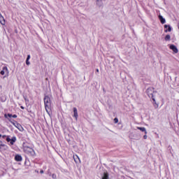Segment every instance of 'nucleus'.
<instances>
[{
    "mask_svg": "<svg viewBox=\"0 0 179 179\" xmlns=\"http://www.w3.org/2000/svg\"><path fill=\"white\" fill-rule=\"evenodd\" d=\"M0 23L3 26H5V18H3V16H2V14L0 13Z\"/></svg>",
    "mask_w": 179,
    "mask_h": 179,
    "instance_id": "6e6552de",
    "label": "nucleus"
},
{
    "mask_svg": "<svg viewBox=\"0 0 179 179\" xmlns=\"http://www.w3.org/2000/svg\"><path fill=\"white\" fill-rule=\"evenodd\" d=\"M0 73L1 75H5V73H6V75H9V70L8 69V67H3L2 71L0 72Z\"/></svg>",
    "mask_w": 179,
    "mask_h": 179,
    "instance_id": "39448f33",
    "label": "nucleus"
},
{
    "mask_svg": "<svg viewBox=\"0 0 179 179\" xmlns=\"http://www.w3.org/2000/svg\"><path fill=\"white\" fill-rule=\"evenodd\" d=\"M171 38V36H170V35H166L165 36V41H170Z\"/></svg>",
    "mask_w": 179,
    "mask_h": 179,
    "instance_id": "dca6fc26",
    "label": "nucleus"
},
{
    "mask_svg": "<svg viewBox=\"0 0 179 179\" xmlns=\"http://www.w3.org/2000/svg\"><path fill=\"white\" fill-rule=\"evenodd\" d=\"M15 162H22V160H23L22 155H16L15 157Z\"/></svg>",
    "mask_w": 179,
    "mask_h": 179,
    "instance_id": "0eeeda50",
    "label": "nucleus"
},
{
    "mask_svg": "<svg viewBox=\"0 0 179 179\" xmlns=\"http://www.w3.org/2000/svg\"><path fill=\"white\" fill-rule=\"evenodd\" d=\"M15 128H17L20 132H23L24 131V129L23 128V127H22V125L20 124H16V127Z\"/></svg>",
    "mask_w": 179,
    "mask_h": 179,
    "instance_id": "9d476101",
    "label": "nucleus"
},
{
    "mask_svg": "<svg viewBox=\"0 0 179 179\" xmlns=\"http://www.w3.org/2000/svg\"><path fill=\"white\" fill-rule=\"evenodd\" d=\"M102 179H108V173H104L103 176L102 177Z\"/></svg>",
    "mask_w": 179,
    "mask_h": 179,
    "instance_id": "f3484780",
    "label": "nucleus"
},
{
    "mask_svg": "<svg viewBox=\"0 0 179 179\" xmlns=\"http://www.w3.org/2000/svg\"><path fill=\"white\" fill-rule=\"evenodd\" d=\"M96 5H97L98 6H103V1H101V0H97V1H96Z\"/></svg>",
    "mask_w": 179,
    "mask_h": 179,
    "instance_id": "2eb2a0df",
    "label": "nucleus"
},
{
    "mask_svg": "<svg viewBox=\"0 0 179 179\" xmlns=\"http://www.w3.org/2000/svg\"><path fill=\"white\" fill-rule=\"evenodd\" d=\"M30 58H31L30 55H27V59L29 60Z\"/></svg>",
    "mask_w": 179,
    "mask_h": 179,
    "instance_id": "393cba45",
    "label": "nucleus"
},
{
    "mask_svg": "<svg viewBox=\"0 0 179 179\" xmlns=\"http://www.w3.org/2000/svg\"><path fill=\"white\" fill-rule=\"evenodd\" d=\"M1 138H3V139H5V138H8V136H6V135H3L1 136Z\"/></svg>",
    "mask_w": 179,
    "mask_h": 179,
    "instance_id": "bb28decb",
    "label": "nucleus"
},
{
    "mask_svg": "<svg viewBox=\"0 0 179 179\" xmlns=\"http://www.w3.org/2000/svg\"><path fill=\"white\" fill-rule=\"evenodd\" d=\"M96 72H99V69H96Z\"/></svg>",
    "mask_w": 179,
    "mask_h": 179,
    "instance_id": "7c9ffc66",
    "label": "nucleus"
},
{
    "mask_svg": "<svg viewBox=\"0 0 179 179\" xmlns=\"http://www.w3.org/2000/svg\"><path fill=\"white\" fill-rule=\"evenodd\" d=\"M73 117H76V120H78V109L76 108H73Z\"/></svg>",
    "mask_w": 179,
    "mask_h": 179,
    "instance_id": "ddd939ff",
    "label": "nucleus"
},
{
    "mask_svg": "<svg viewBox=\"0 0 179 179\" xmlns=\"http://www.w3.org/2000/svg\"><path fill=\"white\" fill-rule=\"evenodd\" d=\"M5 117L6 118V115H4Z\"/></svg>",
    "mask_w": 179,
    "mask_h": 179,
    "instance_id": "2f4dec72",
    "label": "nucleus"
},
{
    "mask_svg": "<svg viewBox=\"0 0 179 179\" xmlns=\"http://www.w3.org/2000/svg\"><path fill=\"white\" fill-rule=\"evenodd\" d=\"M7 142H10V145H15V142H16V136H13L12 138H9V136H7L6 138Z\"/></svg>",
    "mask_w": 179,
    "mask_h": 179,
    "instance_id": "20e7f679",
    "label": "nucleus"
},
{
    "mask_svg": "<svg viewBox=\"0 0 179 179\" xmlns=\"http://www.w3.org/2000/svg\"><path fill=\"white\" fill-rule=\"evenodd\" d=\"M0 138H2V134H0Z\"/></svg>",
    "mask_w": 179,
    "mask_h": 179,
    "instance_id": "c756f323",
    "label": "nucleus"
},
{
    "mask_svg": "<svg viewBox=\"0 0 179 179\" xmlns=\"http://www.w3.org/2000/svg\"><path fill=\"white\" fill-rule=\"evenodd\" d=\"M20 108H22V110H24V107L23 106H20Z\"/></svg>",
    "mask_w": 179,
    "mask_h": 179,
    "instance_id": "c85d7f7f",
    "label": "nucleus"
},
{
    "mask_svg": "<svg viewBox=\"0 0 179 179\" xmlns=\"http://www.w3.org/2000/svg\"><path fill=\"white\" fill-rule=\"evenodd\" d=\"M23 150L24 153H27V155H29L30 156H33V155H34V150L30 147L24 146Z\"/></svg>",
    "mask_w": 179,
    "mask_h": 179,
    "instance_id": "f03ea898",
    "label": "nucleus"
},
{
    "mask_svg": "<svg viewBox=\"0 0 179 179\" xmlns=\"http://www.w3.org/2000/svg\"><path fill=\"white\" fill-rule=\"evenodd\" d=\"M52 178H54V179H57V175H55V174H52Z\"/></svg>",
    "mask_w": 179,
    "mask_h": 179,
    "instance_id": "412c9836",
    "label": "nucleus"
},
{
    "mask_svg": "<svg viewBox=\"0 0 179 179\" xmlns=\"http://www.w3.org/2000/svg\"><path fill=\"white\" fill-rule=\"evenodd\" d=\"M7 115H8V117H9L10 118H11V117H13V115H12V114H10V113H8Z\"/></svg>",
    "mask_w": 179,
    "mask_h": 179,
    "instance_id": "5701e85b",
    "label": "nucleus"
},
{
    "mask_svg": "<svg viewBox=\"0 0 179 179\" xmlns=\"http://www.w3.org/2000/svg\"><path fill=\"white\" fill-rule=\"evenodd\" d=\"M143 138H144V139H148V136H147L146 134L144 135V136H143Z\"/></svg>",
    "mask_w": 179,
    "mask_h": 179,
    "instance_id": "a878e982",
    "label": "nucleus"
},
{
    "mask_svg": "<svg viewBox=\"0 0 179 179\" xmlns=\"http://www.w3.org/2000/svg\"><path fill=\"white\" fill-rule=\"evenodd\" d=\"M114 122H115V124H117V122H118V118H115L114 119Z\"/></svg>",
    "mask_w": 179,
    "mask_h": 179,
    "instance_id": "6ab92c4d",
    "label": "nucleus"
},
{
    "mask_svg": "<svg viewBox=\"0 0 179 179\" xmlns=\"http://www.w3.org/2000/svg\"><path fill=\"white\" fill-rule=\"evenodd\" d=\"M159 20H160V22H161V23L162 24H164V23H166V19H164V17H163V16H162V15H159Z\"/></svg>",
    "mask_w": 179,
    "mask_h": 179,
    "instance_id": "f8f14e48",
    "label": "nucleus"
},
{
    "mask_svg": "<svg viewBox=\"0 0 179 179\" xmlns=\"http://www.w3.org/2000/svg\"><path fill=\"white\" fill-rule=\"evenodd\" d=\"M164 31L165 33H167V31H171V27L170 25L165 24L164 25Z\"/></svg>",
    "mask_w": 179,
    "mask_h": 179,
    "instance_id": "1a4fd4ad",
    "label": "nucleus"
},
{
    "mask_svg": "<svg viewBox=\"0 0 179 179\" xmlns=\"http://www.w3.org/2000/svg\"><path fill=\"white\" fill-rule=\"evenodd\" d=\"M44 104L46 113H48V114H50V112L51 111V99H50V96H45Z\"/></svg>",
    "mask_w": 179,
    "mask_h": 179,
    "instance_id": "f257e3e1",
    "label": "nucleus"
},
{
    "mask_svg": "<svg viewBox=\"0 0 179 179\" xmlns=\"http://www.w3.org/2000/svg\"><path fill=\"white\" fill-rule=\"evenodd\" d=\"M0 143H2V141H0ZM5 146H6L5 144H0V149H1V148H3Z\"/></svg>",
    "mask_w": 179,
    "mask_h": 179,
    "instance_id": "a211bd4d",
    "label": "nucleus"
},
{
    "mask_svg": "<svg viewBox=\"0 0 179 179\" xmlns=\"http://www.w3.org/2000/svg\"><path fill=\"white\" fill-rule=\"evenodd\" d=\"M40 173H41V174H43L44 173V171L42 170L40 171Z\"/></svg>",
    "mask_w": 179,
    "mask_h": 179,
    "instance_id": "cd10ccee",
    "label": "nucleus"
},
{
    "mask_svg": "<svg viewBox=\"0 0 179 179\" xmlns=\"http://www.w3.org/2000/svg\"><path fill=\"white\" fill-rule=\"evenodd\" d=\"M153 101V106L155 108H159V103L156 102V99L155 98H152Z\"/></svg>",
    "mask_w": 179,
    "mask_h": 179,
    "instance_id": "9b49d317",
    "label": "nucleus"
},
{
    "mask_svg": "<svg viewBox=\"0 0 179 179\" xmlns=\"http://www.w3.org/2000/svg\"><path fill=\"white\" fill-rule=\"evenodd\" d=\"M146 92H147L148 96L150 98H151V99H153V98H154V97H153V93H155V90H154L153 88H152V87L148 88Z\"/></svg>",
    "mask_w": 179,
    "mask_h": 179,
    "instance_id": "7ed1b4c3",
    "label": "nucleus"
},
{
    "mask_svg": "<svg viewBox=\"0 0 179 179\" xmlns=\"http://www.w3.org/2000/svg\"><path fill=\"white\" fill-rule=\"evenodd\" d=\"M11 124L14 125V127H16V124H18L17 122H11Z\"/></svg>",
    "mask_w": 179,
    "mask_h": 179,
    "instance_id": "aec40b11",
    "label": "nucleus"
},
{
    "mask_svg": "<svg viewBox=\"0 0 179 179\" xmlns=\"http://www.w3.org/2000/svg\"><path fill=\"white\" fill-rule=\"evenodd\" d=\"M170 49L175 52V54H177L178 52V49H177V47L174 45H170Z\"/></svg>",
    "mask_w": 179,
    "mask_h": 179,
    "instance_id": "423d86ee",
    "label": "nucleus"
},
{
    "mask_svg": "<svg viewBox=\"0 0 179 179\" xmlns=\"http://www.w3.org/2000/svg\"><path fill=\"white\" fill-rule=\"evenodd\" d=\"M137 129L141 131V132H145V135L148 134V131H146V128L145 127H137Z\"/></svg>",
    "mask_w": 179,
    "mask_h": 179,
    "instance_id": "4468645a",
    "label": "nucleus"
},
{
    "mask_svg": "<svg viewBox=\"0 0 179 179\" xmlns=\"http://www.w3.org/2000/svg\"><path fill=\"white\" fill-rule=\"evenodd\" d=\"M26 64H27V65H30V62H29L28 59H27V60H26Z\"/></svg>",
    "mask_w": 179,
    "mask_h": 179,
    "instance_id": "4be33fe9",
    "label": "nucleus"
},
{
    "mask_svg": "<svg viewBox=\"0 0 179 179\" xmlns=\"http://www.w3.org/2000/svg\"><path fill=\"white\" fill-rule=\"evenodd\" d=\"M12 117H13V118H17V115H13Z\"/></svg>",
    "mask_w": 179,
    "mask_h": 179,
    "instance_id": "b1692460",
    "label": "nucleus"
}]
</instances>
